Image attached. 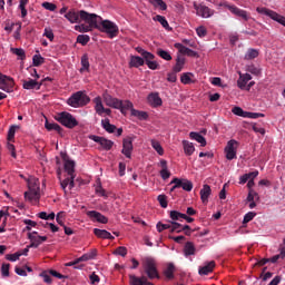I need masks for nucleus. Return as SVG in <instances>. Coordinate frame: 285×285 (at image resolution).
Returning <instances> with one entry per match:
<instances>
[{
    "instance_id": "obj_63",
    "label": "nucleus",
    "mask_w": 285,
    "mask_h": 285,
    "mask_svg": "<svg viewBox=\"0 0 285 285\" xmlns=\"http://www.w3.org/2000/svg\"><path fill=\"white\" fill-rule=\"evenodd\" d=\"M170 233H181V224L171 223Z\"/></svg>"
},
{
    "instance_id": "obj_11",
    "label": "nucleus",
    "mask_w": 285,
    "mask_h": 285,
    "mask_svg": "<svg viewBox=\"0 0 285 285\" xmlns=\"http://www.w3.org/2000/svg\"><path fill=\"white\" fill-rule=\"evenodd\" d=\"M28 238L31 242L30 248H38L39 246H41V244H43V242L48 239V237L46 236H39L37 232H30L28 234Z\"/></svg>"
},
{
    "instance_id": "obj_37",
    "label": "nucleus",
    "mask_w": 285,
    "mask_h": 285,
    "mask_svg": "<svg viewBox=\"0 0 285 285\" xmlns=\"http://www.w3.org/2000/svg\"><path fill=\"white\" fill-rule=\"evenodd\" d=\"M117 110H121V112H126V110H130V112H132L134 105L130 100H121L120 108H117Z\"/></svg>"
},
{
    "instance_id": "obj_43",
    "label": "nucleus",
    "mask_w": 285,
    "mask_h": 285,
    "mask_svg": "<svg viewBox=\"0 0 285 285\" xmlns=\"http://www.w3.org/2000/svg\"><path fill=\"white\" fill-rule=\"evenodd\" d=\"M149 3H151V6H154V8H157L158 10H167L168 8L164 0H149Z\"/></svg>"
},
{
    "instance_id": "obj_1",
    "label": "nucleus",
    "mask_w": 285,
    "mask_h": 285,
    "mask_svg": "<svg viewBox=\"0 0 285 285\" xmlns=\"http://www.w3.org/2000/svg\"><path fill=\"white\" fill-rule=\"evenodd\" d=\"M81 17L86 20V23L76 24L75 30L77 32H92L95 28L100 32H106L110 39H115L119 35V27L117 23L110 20H104L101 16L95 13L82 12Z\"/></svg>"
},
{
    "instance_id": "obj_30",
    "label": "nucleus",
    "mask_w": 285,
    "mask_h": 285,
    "mask_svg": "<svg viewBox=\"0 0 285 285\" xmlns=\"http://www.w3.org/2000/svg\"><path fill=\"white\" fill-rule=\"evenodd\" d=\"M144 63H145L144 58H141L139 56L130 57V61H129L130 68H139L140 66H144Z\"/></svg>"
},
{
    "instance_id": "obj_24",
    "label": "nucleus",
    "mask_w": 285,
    "mask_h": 285,
    "mask_svg": "<svg viewBox=\"0 0 285 285\" xmlns=\"http://www.w3.org/2000/svg\"><path fill=\"white\" fill-rule=\"evenodd\" d=\"M94 234L99 239H115V236H112V234H110V232H108L106 229L95 228Z\"/></svg>"
},
{
    "instance_id": "obj_34",
    "label": "nucleus",
    "mask_w": 285,
    "mask_h": 285,
    "mask_svg": "<svg viewBox=\"0 0 285 285\" xmlns=\"http://www.w3.org/2000/svg\"><path fill=\"white\" fill-rule=\"evenodd\" d=\"M185 63H186V58L178 56L176 60V65L174 67V72H181V70H184Z\"/></svg>"
},
{
    "instance_id": "obj_47",
    "label": "nucleus",
    "mask_w": 285,
    "mask_h": 285,
    "mask_svg": "<svg viewBox=\"0 0 285 285\" xmlns=\"http://www.w3.org/2000/svg\"><path fill=\"white\" fill-rule=\"evenodd\" d=\"M45 127L47 128V130H56L57 132L61 130V127L57 125V122H50L48 120H46Z\"/></svg>"
},
{
    "instance_id": "obj_58",
    "label": "nucleus",
    "mask_w": 285,
    "mask_h": 285,
    "mask_svg": "<svg viewBox=\"0 0 285 285\" xmlns=\"http://www.w3.org/2000/svg\"><path fill=\"white\" fill-rule=\"evenodd\" d=\"M257 214L254 213V212H248L245 216H244V219H243V224H248V222H253V219H255V216Z\"/></svg>"
},
{
    "instance_id": "obj_50",
    "label": "nucleus",
    "mask_w": 285,
    "mask_h": 285,
    "mask_svg": "<svg viewBox=\"0 0 285 285\" xmlns=\"http://www.w3.org/2000/svg\"><path fill=\"white\" fill-rule=\"evenodd\" d=\"M184 217H185V214H181V213L176 212V210L170 212V218L174 222H179L180 219H184Z\"/></svg>"
},
{
    "instance_id": "obj_20",
    "label": "nucleus",
    "mask_w": 285,
    "mask_h": 285,
    "mask_svg": "<svg viewBox=\"0 0 285 285\" xmlns=\"http://www.w3.org/2000/svg\"><path fill=\"white\" fill-rule=\"evenodd\" d=\"M60 186L65 193H70L71 188H75V176H69L65 180H60Z\"/></svg>"
},
{
    "instance_id": "obj_28",
    "label": "nucleus",
    "mask_w": 285,
    "mask_h": 285,
    "mask_svg": "<svg viewBox=\"0 0 285 285\" xmlns=\"http://www.w3.org/2000/svg\"><path fill=\"white\" fill-rule=\"evenodd\" d=\"M214 268H215V263L214 261H210L208 263H205V265L199 268L198 273L199 275H208L209 273H213Z\"/></svg>"
},
{
    "instance_id": "obj_36",
    "label": "nucleus",
    "mask_w": 285,
    "mask_h": 285,
    "mask_svg": "<svg viewBox=\"0 0 285 285\" xmlns=\"http://www.w3.org/2000/svg\"><path fill=\"white\" fill-rule=\"evenodd\" d=\"M137 50L141 55L142 59H145L146 65L150 61H155V55H153L144 49H137Z\"/></svg>"
},
{
    "instance_id": "obj_51",
    "label": "nucleus",
    "mask_w": 285,
    "mask_h": 285,
    "mask_svg": "<svg viewBox=\"0 0 285 285\" xmlns=\"http://www.w3.org/2000/svg\"><path fill=\"white\" fill-rule=\"evenodd\" d=\"M180 188H183V190H186L187 193H190V190H193V183L188 179H183V185Z\"/></svg>"
},
{
    "instance_id": "obj_39",
    "label": "nucleus",
    "mask_w": 285,
    "mask_h": 285,
    "mask_svg": "<svg viewBox=\"0 0 285 285\" xmlns=\"http://www.w3.org/2000/svg\"><path fill=\"white\" fill-rule=\"evenodd\" d=\"M90 70V61L88 60V55L81 57V68L80 72H88Z\"/></svg>"
},
{
    "instance_id": "obj_48",
    "label": "nucleus",
    "mask_w": 285,
    "mask_h": 285,
    "mask_svg": "<svg viewBox=\"0 0 285 285\" xmlns=\"http://www.w3.org/2000/svg\"><path fill=\"white\" fill-rule=\"evenodd\" d=\"M245 72H250V75H259V68L255 67L253 63H249L245 66Z\"/></svg>"
},
{
    "instance_id": "obj_22",
    "label": "nucleus",
    "mask_w": 285,
    "mask_h": 285,
    "mask_svg": "<svg viewBox=\"0 0 285 285\" xmlns=\"http://www.w3.org/2000/svg\"><path fill=\"white\" fill-rule=\"evenodd\" d=\"M43 82H38L36 79H29L23 81L24 90H40Z\"/></svg>"
},
{
    "instance_id": "obj_18",
    "label": "nucleus",
    "mask_w": 285,
    "mask_h": 285,
    "mask_svg": "<svg viewBox=\"0 0 285 285\" xmlns=\"http://www.w3.org/2000/svg\"><path fill=\"white\" fill-rule=\"evenodd\" d=\"M90 139H92V141H96V144H99L102 150H110V148H112L115 144L111 140L99 136H90Z\"/></svg>"
},
{
    "instance_id": "obj_52",
    "label": "nucleus",
    "mask_w": 285,
    "mask_h": 285,
    "mask_svg": "<svg viewBox=\"0 0 285 285\" xmlns=\"http://www.w3.org/2000/svg\"><path fill=\"white\" fill-rule=\"evenodd\" d=\"M77 41H78V43H81V46H86L88 43V41H90V36H88V35H79L77 37Z\"/></svg>"
},
{
    "instance_id": "obj_31",
    "label": "nucleus",
    "mask_w": 285,
    "mask_h": 285,
    "mask_svg": "<svg viewBox=\"0 0 285 285\" xmlns=\"http://www.w3.org/2000/svg\"><path fill=\"white\" fill-rule=\"evenodd\" d=\"M183 148H184L185 155H187L188 157H190V155L195 153V145H193V142L188 140H183Z\"/></svg>"
},
{
    "instance_id": "obj_42",
    "label": "nucleus",
    "mask_w": 285,
    "mask_h": 285,
    "mask_svg": "<svg viewBox=\"0 0 285 285\" xmlns=\"http://www.w3.org/2000/svg\"><path fill=\"white\" fill-rule=\"evenodd\" d=\"M165 276L168 278V279H173L174 275H175V264L173 263H168L167 264V267L165 269Z\"/></svg>"
},
{
    "instance_id": "obj_60",
    "label": "nucleus",
    "mask_w": 285,
    "mask_h": 285,
    "mask_svg": "<svg viewBox=\"0 0 285 285\" xmlns=\"http://www.w3.org/2000/svg\"><path fill=\"white\" fill-rule=\"evenodd\" d=\"M96 193L100 197H108V195L106 194V189L104 187H101V183H98V185L96 186Z\"/></svg>"
},
{
    "instance_id": "obj_53",
    "label": "nucleus",
    "mask_w": 285,
    "mask_h": 285,
    "mask_svg": "<svg viewBox=\"0 0 285 285\" xmlns=\"http://www.w3.org/2000/svg\"><path fill=\"white\" fill-rule=\"evenodd\" d=\"M38 217L40 219L52 220V219H55V213L48 214L46 212H41V213L38 214Z\"/></svg>"
},
{
    "instance_id": "obj_56",
    "label": "nucleus",
    "mask_w": 285,
    "mask_h": 285,
    "mask_svg": "<svg viewBox=\"0 0 285 285\" xmlns=\"http://www.w3.org/2000/svg\"><path fill=\"white\" fill-rule=\"evenodd\" d=\"M19 126H11L8 131V141H12L14 139V134L17 132Z\"/></svg>"
},
{
    "instance_id": "obj_64",
    "label": "nucleus",
    "mask_w": 285,
    "mask_h": 285,
    "mask_svg": "<svg viewBox=\"0 0 285 285\" xmlns=\"http://www.w3.org/2000/svg\"><path fill=\"white\" fill-rule=\"evenodd\" d=\"M33 66H41V63H43V57H41V55H36L33 56Z\"/></svg>"
},
{
    "instance_id": "obj_25",
    "label": "nucleus",
    "mask_w": 285,
    "mask_h": 285,
    "mask_svg": "<svg viewBox=\"0 0 285 285\" xmlns=\"http://www.w3.org/2000/svg\"><path fill=\"white\" fill-rule=\"evenodd\" d=\"M213 189L208 185H204L200 189V199L203 204H208V198L210 197Z\"/></svg>"
},
{
    "instance_id": "obj_40",
    "label": "nucleus",
    "mask_w": 285,
    "mask_h": 285,
    "mask_svg": "<svg viewBox=\"0 0 285 285\" xmlns=\"http://www.w3.org/2000/svg\"><path fill=\"white\" fill-rule=\"evenodd\" d=\"M101 126L102 128L107 131V132H115V130L117 129V127H115V125L110 124L109 119H102L101 120Z\"/></svg>"
},
{
    "instance_id": "obj_23",
    "label": "nucleus",
    "mask_w": 285,
    "mask_h": 285,
    "mask_svg": "<svg viewBox=\"0 0 285 285\" xmlns=\"http://www.w3.org/2000/svg\"><path fill=\"white\" fill-rule=\"evenodd\" d=\"M129 284L131 285H153V283L148 282L146 276L137 277L135 275L129 276Z\"/></svg>"
},
{
    "instance_id": "obj_46",
    "label": "nucleus",
    "mask_w": 285,
    "mask_h": 285,
    "mask_svg": "<svg viewBox=\"0 0 285 285\" xmlns=\"http://www.w3.org/2000/svg\"><path fill=\"white\" fill-rule=\"evenodd\" d=\"M193 79H194V76L190 72L183 73L180 77L181 83H185V85L193 83Z\"/></svg>"
},
{
    "instance_id": "obj_27",
    "label": "nucleus",
    "mask_w": 285,
    "mask_h": 285,
    "mask_svg": "<svg viewBox=\"0 0 285 285\" xmlns=\"http://www.w3.org/2000/svg\"><path fill=\"white\" fill-rule=\"evenodd\" d=\"M259 175L258 170H254L248 174H244L239 177V184H246V181L255 180V178Z\"/></svg>"
},
{
    "instance_id": "obj_38",
    "label": "nucleus",
    "mask_w": 285,
    "mask_h": 285,
    "mask_svg": "<svg viewBox=\"0 0 285 285\" xmlns=\"http://www.w3.org/2000/svg\"><path fill=\"white\" fill-rule=\"evenodd\" d=\"M184 255L185 257H190V255H195V245L193 243L188 242L185 244Z\"/></svg>"
},
{
    "instance_id": "obj_45",
    "label": "nucleus",
    "mask_w": 285,
    "mask_h": 285,
    "mask_svg": "<svg viewBox=\"0 0 285 285\" xmlns=\"http://www.w3.org/2000/svg\"><path fill=\"white\" fill-rule=\"evenodd\" d=\"M131 117H136V119H148V114L146 111L131 109Z\"/></svg>"
},
{
    "instance_id": "obj_59",
    "label": "nucleus",
    "mask_w": 285,
    "mask_h": 285,
    "mask_svg": "<svg viewBox=\"0 0 285 285\" xmlns=\"http://www.w3.org/2000/svg\"><path fill=\"white\" fill-rule=\"evenodd\" d=\"M63 219H66V213L65 212H59L56 216L57 224H59V226H65Z\"/></svg>"
},
{
    "instance_id": "obj_17",
    "label": "nucleus",
    "mask_w": 285,
    "mask_h": 285,
    "mask_svg": "<svg viewBox=\"0 0 285 285\" xmlns=\"http://www.w3.org/2000/svg\"><path fill=\"white\" fill-rule=\"evenodd\" d=\"M82 12H86V11L81 10V11L77 12V11H75V10H70V11H68V12L65 14V18H66L69 22H71V23H79V21H85V24H87V23H86V19H83V18L81 17Z\"/></svg>"
},
{
    "instance_id": "obj_12",
    "label": "nucleus",
    "mask_w": 285,
    "mask_h": 285,
    "mask_svg": "<svg viewBox=\"0 0 285 285\" xmlns=\"http://www.w3.org/2000/svg\"><path fill=\"white\" fill-rule=\"evenodd\" d=\"M13 87L14 80L0 72V90H4V92H10Z\"/></svg>"
},
{
    "instance_id": "obj_3",
    "label": "nucleus",
    "mask_w": 285,
    "mask_h": 285,
    "mask_svg": "<svg viewBox=\"0 0 285 285\" xmlns=\"http://www.w3.org/2000/svg\"><path fill=\"white\" fill-rule=\"evenodd\" d=\"M67 104L71 106V108H81L90 104V97L83 91H77L67 100Z\"/></svg>"
},
{
    "instance_id": "obj_15",
    "label": "nucleus",
    "mask_w": 285,
    "mask_h": 285,
    "mask_svg": "<svg viewBox=\"0 0 285 285\" xmlns=\"http://www.w3.org/2000/svg\"><path fill=\"white\" fill-rule=\"evenodd\" d=\"M220 6H224V8H228L232 14L240 17V19H244V21H248V12L237 8L236 6L227 4L226 2H222Z\"/></svg>"
},
{
    "instance_id": "obj_21",
    "label": "nucleus",
    "mask_w": 285,
    "mask_h": 285,
    "mask_svg": "<svg viewBox=\"0 0 285 285\" xmlns=\"http://www.w3.org/2000/svg\"><path fill=\"white\" fill-rule=\"evenodd\" d=\"M174 47L178 50V52H180V55H186L187 57H197V51H193L179 42L175 43Z\"/></svg>"
},
{
    "instance_id": "obj_35",
    "label": "nucleus",
    "mask_w": 285,
    "mask_h": 285,
    "mask_svg": "<svg viewBox=\"0 0 285 285\" xmlns=\"http://www.w3.org/2000/svg\"><path fill=\"white\" fill-rule=\"evenodd\" d=\"M259 57V51L257 49H248L244 56L246 61H250L253 59H257Z\"/></svg>"
},
{
    "instance_id": "obj_4",
    "label": "nucleus",
    "mask_w": 285,
    "mask_h": 285,
    "mask_svg": "<svg viewBox=\"0 0 285 285\" xmlns=\"http://www.w3.org/2000/svg\"><path fill=\"white\" fill-rule=\"evenodd\" d=\"M55 119L66 128H75V126H79V121H77V118L67 111L57 114Z\"/></svg>"
},
{
    "instance_id": "obj_33",
    "label": "nucleus",
    "mask_w": 285,
    "mask_h": 285,
    "mask_svg": "<svg viewBox=\"0 0 285 285\" xmlns=\"http://www.w3.org/2000/svg\"><path fill=\"white\" fill-rule=\"evenodd\" d=\"M153 19L154 21H158V23H160V26H163L165 30H171L170 24L168 23V20H166V17L157 14Z\"/></svg>"
},
{
    "instance_id": "obj_19",
    "label": "nucleus",
    "mask_w": 285,
    "mask_h": 285,
    "mask_svg": "<svg viewBox=\"0 0 285 285\" xmlns=\"http://www.w3.org/2000/svg\"><path fill=\"white\" fill-rule=\"evenodd\" d=\"M158 168H160V177L166 181V179H170V169H168V161L166 159H160L158 163Z\"/></svg>"
},
{
    "instance_id": "obj_32",
    "label": "nucleus",
    "mask_w": 285,
    "mask_h": 285,
    "mask_svg": "<svg viewBox=\"0 0 285 285\" xmlns=\"http://www.w3.org/2000/svg\"><path fill=\"white\" fill-rule=\"evenodd\" d=\"M190 139H193L194 141H197L198 144H200V146H206V138H204V136H202L199 132H195L191 131L189 134Z\"/></svg>"
},
{
    "instance_id": "obj_57",
    "label": "nucleus",
    "mask_w": 285,
    "mask_h": 285,
    "mask_svg": "<svg viewBox=\"0 0 285 285\" xmlns=\"http://www.w3.org/2000/svg\"><path fill=\"white\" fill-rule=\"evenodd\" d=\"M42 8H45V10H49V12H55V10H57V4L52 2H42Z\"/></svg>"
},
{
    "instance_id": "obj_5",
    "label": "nucleus",
    "mask_w": 285,
    "mask_h": 285,
    "mask_svg": "<svg viewBox=\"0 0 285 285\" xmlns=\"http://www.w3.org/2000/svg\"><path fill=\"white\" fill-rule=\"evenodd\" d=\"M256 12H258V14H264L265 17H269V19H272L273 21H276V23H279L285 28V17L277 13V11H273L266 7H257Z\"/></svg>"
},
{
    "instance_id": "obj_10",
    "label": "nucleus",
    "mask_w": 285,
    "mask_h": 285,
    "mask_svg": "<svg viewBox=\"0 0 285 285\" xmlns=\"http://www.w3.org/2000/svg\"><path fill=\"white\" fill-rule=\"evenodd\" d=\"M92 102L95 104V110L97 115L100 117H104V115L110 116L112 112V110L104 107V99L100 96L94 98Z\"/></svg>"
},
{
    "instance_id": "obj_6",
    "label": "nucleus",
    "mask_w": 285,
    "mask_h": 285,
    "mask_svg": "<svg viewBox=\"0 0 285 285\" xmlns=\"http://www.w3.org/2000/svg\"><path fill=\"white\" fill-rule=\"evenodd\" d=\"M144 269L149 279H158L159 273L157 272V263L153 258H145Z\"/></svg>"
},
{
    "instance_id": "obj_26",
    "label": "nucleus",
    "mask_w": 285,
    "mask_h": 285,
    "mask_svg": "<svg viewBox=\"0 0 285 285\" xmlns=\"http://www.w3.org/2000/svg\"><path fill=\"white\" fill-rule=\"evenodd\" d=\"M65 170L69 177H75V160L65 158Z\"/></svg>"
},
{
    "instance_id": "obj_2",
    "label": "nucleus",
    "mask_w": 285,
    "mask_h": 285,
    "mask_svg": "<svg viewBox=\"0 0 285 285\" xmlns=\"http://www.w3.org/2000/svg\"><path fill=\"white\" fill-rule=\"evenodd\" d=\"M24 199L30 204H39V199H41V188L39 187V179L36 177L28 179V191L24 193Z\"/></svg>"
},
{
    "instance_id": "obj_54",
    "label": "nucleus",
    "mask_w": 285,
    "mask_h": 285,
    "mask_svg": "<svg viewBox=\"0 0 285 285\" xmlns=\"http://www.w3.org/2000/svg\"><path fill=\"white\" fill-rule=\"evenodd\" d=\"M21 255H23V253H14V254H8L6 256V259H8L9 262H18L19 257H21Z\"/></svg>"
},
{
    "instance_id": "obj_41",
    "label": "nucleus",
    "mask_w": 285,
    "mask_h": 285,
    "mask_svg": "<svg viewBox=\"0 0 285 285\" xmlns=\"http://www.w3.org/2000/svg\"><path fill=\"white\" fill-rule=\"evenodd\" d=\"M150 144L151 148H154L158 155L164 156V147H161V144L158 140L151 139Z\"/></svg>"
},
{
    "instance_id": "obj_62",
    "label": "nucleus",
    "mask_w": 285,
    "mask_h": 285,
    "mask_svg": "<svg viewBox=\"0 0 285 285\" xmlns=\"http://www.w3.org/2000/svg\"><path fill=\"white\" fill-rule=\"evenodd\" d=\"M197 36L200 38L206 37V35H208V31L206 30V27L200 26L196 29Z\"/></svg>"
},
{
    "instance_id": "obj_29",
    "label": "nucleus",
    "mask_w": 285,
    "mask_h": 285,
    "mask_svg": "<svg viewBox=\"0 0 285 285\" xmlns=\"http://www.w3.org/2000/svg\"><path fill=\"white\" fill-rule=\"evenodd\" d=\"M148 102L154 108H157V106H161V104H163L161 98L159 97V94H150L148 96Z\"/></svg>"
},
{
    "instance_id": "obj_8",
    "label": "nucleus",
    "mask_w": 285,
    "mask_h": 285,
    "mask_svg": "<svg viewBox=\"0 0 285 285\" xmlns=\"http://www.w3.org/2000/svg\"><path fill=\"white\" fill-rule=\"evenodd\" d=\"M238 146H239V142H237V140H235V139H232L227 142V145L225 147L226 159H228L229 161H233V159L237 158Z\"/></svg>"
},
{
    "instance_id": "obj_9",
    "label": "nucleus",
    "mask_w": 285,
    "mask_h": 285,
    "mask_svg": "<svg viewBox=\"0 0 285 285\" xmlns=\"http://www.w3.org/2000/svg\"><path fill=\"white\" fill-rule=\"evenodd\" d=\"M194 10H196L197 17H202L203 19H210L215 11L204 4H197L194 2Z\"/></svg>"
},
{
    "instance_id": "obj_14",
    "label": "nucleus",
    "mask_w": 285,
    "mask_h": 285,
    "mask_svg": "<svg viewBox=\"0 0 285 285\" xmlns=\"http://www.w3.org/2000/svg\"><path fill=\"white\" fill-rule=\"evenodd\" d=\"M132 141H134L132 137H127V138H124L122 140L121 153L125 155V157H127V159H130L132 157V150H134Z\"/></svg>"
},
{
    "instance_id": "obj_44",
    "label": "nucleus",
    "mask_w": 285,
    "mask_h": 285,
    "mask_svg": "<svg viewBox=\"0 0 285 285\" xmlns=\"http://www.w3.org/2000/svg\"><path fill=\"white\" fill-rule=\"evenodd\" d=\"M29 0H20L19 1V10H21V17L24 19V17H28V10L26 9V6H28Z\"/></svg>"
},
{
    "instance_id": "obj_49",
    "label": "nucleus",
    "mask_w": 285,
    "mask_h": 285,
    "mask_svg": "<svg viewBox=\"0 0 285 285\" xmlns=\"http://www.w3.org/2000/svg\"><path fill=\"white\" fill-rule=\"evenodd\" d=\"M158 57H160L161 59H165V61H171L173 60V56H170V53L166 50L159 49L158 50Z\"/></svg>"
},
{
    "instance_id": "obj_16",
    "label": "nucleus",
    "mask_w": 285,
    "mask_h": 285,
    "mask_svg": "<svg viewBox=\"0 0 285 285\" xmlns=\"http://www.w3.org/2000/svg\"><path fill=\"white\" fill-rule=\"evenodd\" d=\"M86 215L91 222H97L98 224H108V217L97 210H88Z\"/></svg>"
},
{
    "instance_id": "obj_7",
    "label": "nucleus",
    "mask_w": 285,
    "mask_h": 285,
    "mask_svg": "<svg viewBox=\"0 0 285 285\" xmlns=\"http://www.w3.org/2000/svg\"><path fill=\"white\" fill-rule=\"evenodd\" d=\"M239 78L237 80V86L240 90H250L255 86V81H250L253 76L250 73H243L238 71Z\"/></svg>"
},
{
    "instance_id": "obj_55",
    "label": "nucleus",
    "mask_w": 285,
    "mask_h": 285,
    "mask_svg": "<svg viewBox=\"0 0 285 285\" xmlns=\"http://www.w3.org/2000/svg\"><path fill=\"white\" fill-rule=\"evenodd\" d=\"M158 233H163V230H170L171 228V223H167V224H161V223H158L157 226H156Z\"/></svg>"
},
{
    "instance_id": "obj_61",
    "label": "nucleus",
    "mask_w": 285,
    "mask_h": 285,
    "mask_svg": "<svg viewBox=\"0 0 285 285\" xmlns=\"http://www.w3.org/2000/svg\"><path fill=\"white\" fill-rule=\"evenodd\" d=\"M158 202H159L161 208H168V200L166 198V195H159Z\"/></svg>"
},
{
    "instance_id": "obj_13",
    "label": "nucleus",
    "mask_w": 285,
    "mask_h": 285,
    "mask_svg": "<svg viewBox=\"0 0 285 285\" xmlns=\"http://www.w3.org/2000/svg\"><path fill=\"white\" fill-rule=\"evenodd\" d=\"M102 99H104V102L106 104V106H109V108H115L116 110H117V108H121V100L112 97L107 91H104Z\"/></svg>"
}]
</instances>
